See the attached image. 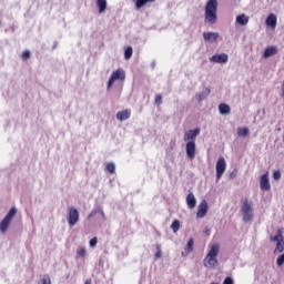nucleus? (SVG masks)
I'll return each mask as SVG.
<instances>
[{"label":"nucleus","instance_id":"obj_1","mask_svg":"<svg viewBox=\"0 0 284 284\" xmlns=\"http://www.w3.org/2000/svg\"><path fill=\"white\" fill-rule=\"evenodd\" d=\"M219 10V0H209L204 8V21L209 26H214L219 21V16L216 14Z\"/></svg>","mask_w":284,"mask_h":284},{"label":"nucleus","instance_id":"obj_2","mask_svg":"<svg viewBox=\"0 0 284 284\" xmlns=\"http://www.w3.org/2000/svg\"><path fill=\"white\" fill-rule=\"evenodd\" d=\"M220 252L221 245L213 244L205 258L203 260L204 267H216V265L219 264V260H216V257L219 256Z\"/></svg>","mask_w":284,"mask_h":284},{"label":"nucleus","instance_id":"obj_3","mask_svg":"<svg viewBox=\"0 0 284 284\" xmlns=\"http://www.w3.org/2000/svg\"><path fill=\"white\" fill-rule=\"evenodd\" d=\"M254 203L248 200H244L241 206L242 221L244 223H250L254 219V209L252 207Z\"/></svg>","mask_w":284,"mask_h":284},{"label":"nucleus","instance_id":"obj_4","mask_svg":"<svg viewBox=\"0 0 284 284\" xmlns=\"http://www.w3.org/2000/svg\"><path fill=\"white\" fill-rule=\"evenodd\" d=\"M17 216V207H11L4 219L0 222V232L6 234L8 232V227H10V223H12V219Z\"/></svg>","mask_w":284,"mask_h":284},{"label":"nucleus","instance_id":"obj_5","mask_svg":"<svg viewBox=\"0 0 284 284\" xmlns=\"http://www.w3.org/2000/svg\"><path fill=\"white\" fill-rule=\"evenodd\" d=\"M114 81H125V71H123V69H118L113 71V73L111 74L108 81V89L114 85Z\"/></svg>","mask_w":284,"mask_h":284},{"label":"nucleus","instance_id":"obj_6","mask_svg":"<svg viewBox=\"0 0 284 284\" xmlns=\"http://www.w3.org/2000/svg\"><path fill=\"white\" fill-rule=\"evenodd\" d=\"M67 221H68L70 227H74V225H77V223H79V210H77L73 206H69Z\"/></svg>","mask_w":284,"mask_h":284},{"label":"nucleus","instance_id":"obj_7","mask_svg":"<svg viewBox=\"0 0 284 284\" xmlns=\"http://www.w3.org/2000/svg\"><path fill=\"white\" fill-rule=\"evenodd\" d=\"M225 168H227L225 158H223V156L219 158L216 165H215L217 181H220L221 176H223V174L225 173Z\"/></svg>","mask_w":284,"mask_h":284},{"label":"nucleus","instance_id":"obj_8","mask_svg":"<svg viewBox=\"0 0 284 284\" xmlns=\"http://www.w3.org/2000/svg\"><path fill=\"white\" fill-rule=\"evenodd\" d=\"M260 187L264 192H270V190H272V185H270V173L266 172L261 176Z\"/></svg>","mask_w":284,"mask_h":284},{"label":"nucleus","instance_id":"obj_9","mask_svg":"<svg viewBox=\"0 0 284 284\" xmlns=\"http://www.w3.org/2000/svg\"><path fill=\"white\" fill-rule=\"evenodd\" d=\"M186 156L191 161L196 156V142L194 141H189L186 143Z\"/></svg>","mask_w":284,"mask_h":284},{"label":"nucleus","instance_id":"obj_10","mask_svg":"<svg viewBox=\"0 0 284 284\" xmlns=\"http://www.w3.org/2000/svg\"><path fill=\"white\" fill-rule=\"evenodd\" d=\"M201 134V129L196 128L194 130H190L189 132L184 133V141H193L196 143V136Z\"/></svg>","mask_w":284,"mask_h":284},{"label":"nucleus","instance_id":"obj_11","mask_svg":"<svg viewBox=\"0 0 284 284\" xmlns=\"http://www.w3.org/2000/svg\"><path fill=\"white\" fill-rule=\"evenodd\" d=\"M207 214V201L203 200L200 205L197 206V213L196 217L197 219H205Z\"/></svg>","mask_w":284,"mask_h":284},{"label":"nucleus","instance_id":"obj_12","mask_svg":"<svg viewBox=\"0 0 284 284\" xmlns=\"http://www.w3.org/2000/svg\"><path fill=\"white\" fill-rule=\"evenodd\" d=\"M227 59H229V55L226 53L214 54L211 58H209L211 63H220V64L225 63L227 61Z\"/></svg>","mask_w":284,"mask_h":284},{"label":"nucleus","instance_id":"obj_13","mask_svg":"<svg viewBox=\"0 0 284 284\" xmlns=\"http://www.w3.org/2000/svg\"><path fill=\"white\" fill-rule=\"evenodd\" d=\"M276 54H278V47L271 45L264 50L263 59H270V57H274Z\"/></svg>","mask_w":284,"mask_h":284},{"label":"nucleus","instance_id":"obj_14","mask_svg":"<svg viewBox=\"0 0 284 284\" xmlns=\"http://www.w3.org/2000/svg\"><path fill=\"white\" fill-rule=\"evenodd\" d=\"M220 34L219 32H204L203 33V39L207 43H214L219 39Z\"/></svg>","mask_w":284,"mask_h":284},{"label":"nucleus","instance_id":"obj_15","mask_svg":"<svg viewBox=\"0 0 284 284\" xmlns=\"http://www.w3.org/2000/svg\"><path fill=\"white\" fill-rule=\"evenodd\" d=\"M186 205L190 210H194L196 207V197L194 193L190 192L186 196Z\"/></svg>","mask_w":284,"mask_h":284},{"label":"nucleus","instance_id":"obj_16","mask_svg":"<svg viewBox=\"0 0 284 284\" xmlns=\"http://www.w3.org/2000/svg\"><path fill=\"white\" fill-rule=\"evenodd\" d=\"M265 24L267 26V28H276V14H268V17L265 20Z\"/></svg>","mask_w":284,"mask_h":284},{"label":"nucleus","instance_id":"obj_17","mask_svg":"<svg viewBox=\"0 0 284 284\" xmlns=\"http://www.w3.org/2000/svg\"><path fill=\"white\" fill-rule=\"evenodd\" d=\"M236 23H239V26H247V23H250V17L242 13L236 17Z\"/></svg>","mask_w":284,"mask_h":284},{"label":"nucleus","instance_id":"obj_18","mask_svg":"<svg viewBox=\"0 0 284 284\" xmlns=\"http://www.w3.org/2000/svg\"><path fill=\"white\" fill-rule=\"evenodd\" d=\"M212 92V90L210 88H206L204 92L202 93H197L195 95L196 101H199V103H201V101L207 99V97H210V93Z\"/></svg>","mask_w":284,"mask_h":284},{"label":"nucleus","instance_id":"obj_19","mask_svg":"<svg viewBox=\"0 0 284 284\" xmlns=\"http://www.w3.org/2000/svg\"><path fill=\"white\" fill-rule=\"evenodd\" d=\"M118 121H128L130 119V111L124 110L116 113Z\"/></svg>","mask_w":284,"mask_h":284},{"label":"nucleus","instance_id":"obj_20","mask_svg":"<svg viewBox=\"0 0 284 284\" xmlns=\"http://www.w3.org/2000/svg\"><path fill=\"white\" fill-rule=\"evenodd\" d=\"M219 110H220V114H224V115L230 114V112H232V109L230 108V105L225 103H221L219 105Z\"/></svg>","mask_w":284,"mask_h":284},{"label":"nucleus","instance_id":"obj_21","mask_svg":"<svg viewBox=\"0 0 284 284\" xmlns=\"http://www.w3.org/2000/svg\"><path fill=\"white\" fill-rule=\"evenodd\" d=\"M97 6L99 8L100 14H102V12H105V10L108 8V1L106 0H98Z\"/></svg>","mask_w":284,"mask_h":284},{"label":"nucleus","instance_id":"obj_22","mask_svg":"<svg viewBox=\"0 0 284 284\" xmlns=\"http://www.w3.org/2000/svg\"><path fill=\"white\" fill-rule=\"evenodd\" d=\"M250 135V129L247 126L244 128H237V136H242L245 139V136Z\"/></svg>","mask_w":284,"mask_h":284},{"label":"nucleus","instance_id":"obj_23","mask_svg":"<svg viewBox=\"0 0 284 284\" xmlns=\"http://www.w3.org/2000/svg\"><path fill=\"white\" fill-rule=\"evenodd\" d=\"M283 252H284V240H281L276 243L274 254H283Z\"/></svg>","mask_w":284,"mask_h":284},{"label":"nucleus","instance_id":"obj_24","mask_svg":"<svg viewBox=\"0 0 284 284\" xmlns=\"http://www.w3.org/2000/svg\"><path fill=\"white\" fill-rule=\"evenodd\" d=\"M171 230H173L174 234H176V232L181 230V222L179 220H174L171 225Z\"/></svg>","mask_w":284,"mask_h":284},{"label":"nucleus","instance_id":"obj_25","mask_svg":"<svg viewBox=\"0 0 284 284\" xmlns=\"http://www.w3.org/2000/svg\"><path fill=\"white\" fill-rule=\"evenodd\" d=\"M153 1H155V0H136L135 7L138 9H140V8H143V6H145V3H152Z\"/></svg>","mask_w":284,"mask_h":284},{"label":"nucleus","instance_id":"obj_26","mask_svg":"<svg viewBox=\"0 0 284 284\" xmlns=\"http://www.w3.org/2000/svg\"><path fill=\"white\" fill-rule=\"evenodd\" d=\"M194 251V239H190L186 244V254Z\"/></svg>","mask_w":284,"mask_h":284},{"label":"nucleus","instance_id":"obj_27","mask_svg":"<svg viewBox=\"0 0 284 284\" xmlns=\"http://www.w3.org/2000/svg\"><path fill=\"white\" fill-rule=\"evenodd\" d=\"M124 59L129 61V59H132V47H128L124 51Z\"/></svg>","mask_w":284,"mask_h":284},{"label":"nucleus","instance_id":"obj_28","mask_svg":"<svg viewBox=\"0 0 284 284\" xmlns=\"http://www.w3.org/2000/svg\"><path fill=\"white\" fill-rule=\"evenodd\" d=\"M106 170L108 172H110V174H114L116 166L114 165V163L110 162L106 164Z\"/></svg>","mask_w":284,"mask_h":284},{"label":"nucleus","instance_id":"obj_29","mask_svg":"<svg viewBox=\"0 0 284 284\" xmlns=\"http://www.w3.org/2000/svg\"><path fill=\"white\" fill-rule=\"evenodd\" d=\"M276 265H277V267H283V265H284V253L281 254V255L276 258Z\"/></svg>","mask_w":284,"mask_h":284},{"label":"nucleus","instance_id":"obj_30","mask_svg":"<svg viewBox=\"0 0 284 284\" xmlns=\"http://www.w3.org/2000/svg\"><path fill=\"white\" fill-rule=\"evenodd\" d=\"M38 284H52V282L50 281V275H44Z\"/></svg>","mask_w":284,"mask_h":284},{"label":"nucleus","instance_id":"obj_31","mask_svg":"<svg viewBox=\"0 0 284 284\" xmlns=\"http://www.w3.org/2000/svg\"><path fill=\"white\" fill-rule=\"evenodd\" d=\"M273 179L275 181H281V171H274Z\"/></svg>","mask_w":284,"mask_h":284},{"label":"nucleus","instance_id":"obj_32","mask_svg":"<svg viewBox=\"0 0 284 284\" xmlns=\"http://www.w3.org/2000/svg\"><path fill=\"white\" fill-rule=\"evenodd\" d=\"M156 253H155V260L156 258H161L162 256V252H161V246L159 244H156Z\"/></svg>","mask_w":284,"mask_h":284},{"label":"nucleus","instance_id":"obj_33","mask_svg":"<svg viewBox=\"0 0 284 284\" xmlns=\"http://www.w3.org/2000/svg\"><path fill=\"white\" fill-rule=\"evenodd\" d=\"M97 243H99V241L97 240V237H93L90 240V247H97Z\"/></svg>","mask_w":284,"mask_h":284},{"label":"nucleus","instance_id":"obj_34","mask_svg":"<svg viewBox=\"0 0 284 284\" xmlns=\"http://www.w3.org/2000/svg\"><path fill=\"white\" fill-rule=\"evenodd\" d=\"M270 241H271V243H276V242L278 243V241H281V237L278 235L271 236Z\"/></svg>","mask_w":284,"mask_h":284},{"label":"nucleus","instance_id":"obj_35","mask_svg":"<svg viewBox=\"0 0 284 284\" xmlns=\"http://www.w3.org/2000/svg\"><path fill=\"white\" fill-rule=\"evenodd\" d=\"M223 284H234V280L230 276L225 277Z\"/></svg>","mask_w":284,"mask_h":284},{"label":"nucleus","instance_id":"obj_36","mask_svg":"<svg viewBox=\"0 0 284 284\" xmlns=\"http://www.w3.org/2000/svg\"><path fill=\"white\" fill-rule=\"evenodd\" d=\"M236 174H239V170L234 169V170L230 173V179H236Z\"/></svg>","mask_w":284,"mask_h":284},{"label":"nucleus","instance_id":"obj_37","mask_svg":"<svg viewBox=\"0 0 284 284\" xmlns=\"http://www.w3.org/2000/svg\"><path fill=\"white\" fill-rule=\"evenodd\" d=\"M30 55H31L30 51H24L22 53V59H30Z\"/></svg>","mask_w":284,"mask_h":284},{"label":"nucleus","instance_id":"obj_38","mask_svg":"<svg viewBox=\"0 0 284 284\" xmlns=\"http://www.w3.org/2000/svg\"><path fill=\"white\" fill-rule=\"evenodd\" d=\"M155 103H163V98L161 97V94L155 97Z\"/></svg>","mask_w":284,"mask_h":284},{"label":"nucleus","instance_id":"obj_39","mask_svg":"<svg viewBox=\"0 0 284 284\" xmlns=\"http://www.w3.org/2000/svg\"><path fill=\"white\" fill-rule=\"evenodd\" d=\"M276 236H278L281 240H284V237H283V229H278L277 230Z\"/></svg>","mask_w":284,"mask_h":284},{"label":"nucleus","instance_id":"obj_40","mask_svg":"<svg viewBox=\"0 0 284 284\" xmlns=\"http://www.w3.org/2000/svg\"><path fill=\"white\" fill-rule=\"evenodd\" d=\"M78 254H79L80 256H85V254H87L85 248H81Z\"/></svg>","mask_w":284,"mask_h":284},{"label":"nucleus","instance_id":"obj_41","mask_svg":"<svg viewBox=\"0 0 284 284\" xmlns=\"http://www.w3.org/2000/svg\"><path fill=\"white\" fill-rule=\"evenodd\" d=\"M92 216H97V210H93V211L88 215V219H92Z\"/></svg>","mask_w":284,"mask_h":284},{"label":"nucleus","instance_id":"obj_42","mask_svg":"<svg viewBox=\"0 0 284 284\" xmlns=\"http://www.w3.org/2000/svg\"><path fill=\"white\" fill-rule=\"evenodd\" d=\"M204 234H206V236H210V227L206 226V227L204 229Z\"/></svg>","mask_w":284,"mask_h":284},{"label":"nucleus","instance_id":"obj_43","mask_svg":"<svg viewBox=\"0 0 284 284\" xmlns=\"http://www.w3.org/2000/svg\"><path fill=\"white\" fill-rule=\"evenodd\" d=\"M100 214H101L102 219H105V213L103 212V210H100Z\"/></svg>","mask_w":284,"mask_h":284},{"label":"nucleus","instance_id":"obj_44","mask_svg":"<svg viewBox=\"0 0 284 284\" xmlns=\"http://www.w3.org/2000/svg\"><path fill=\"white\" fill-rule=\"evenodd\" d=\"M84 284H92V280H87Z\"/></svg>","mask_w":284,"mask_h":284}]
</instances>
